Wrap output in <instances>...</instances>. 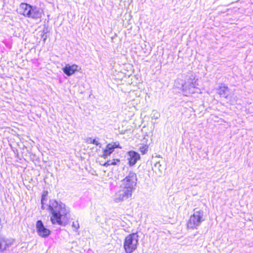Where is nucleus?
Wrapping results in <instances>:
<instances>
[{
    "label": "nucleus",
    "instance_id": "obj_1",
    "mask_svg": "<svg viewBox=\"0 0 253 253\" xmlns=\"http://www.w3.org/2000/svg\"><path fill=\"white\" fill-rule=\"evenodd\" d=\"M47 210L51 214L50 220L52 224L65 226L67 220V214L69 212L65 204L55 199L49 200Z\"/></svg>",
    "mask_w": 253,
    "mask_h": 253
},
{
    "label": "nucleus",
    "instance_id": "obj_2",
    "mask_svg": "<svg viewBox=\"0 0 253 253\" xmlns=\"http://www.w3.org/2000/svg\"><path fill=\"white\" fill-rule=\"evenodd\" d=\"M19 8L22 10V12L20 13L21 15L34 20L40 19L44 14L42 8L27 3H21L19 5Z\"/></svg>",
    "mask_w": 253,
    "mask_h": 253
},
{
    "label": "nucleus",
    "instance_id": "obj_3",
    "mask_svg": "<svg viewBox=\"0 0 253 253\" xmlns=\"http://www.w3.org/2000/svg\"><path fill=\"white\" fill-rule=\"evenodd\" d=\"M138 237L137 233H134L129 234L125 238L124 248L126 253H132L137 249Z\"/></svg>",
    "mask_w": 253,
    "mask_h": 253
},
{
    "label": "nucleus",
    "instance_id": "obj_4",
    "mask_svg": "<svg viewBox=\"0 0 253 253\" xmlns=\"http://www.w3.org/2000/svg\"><path fill=\"white\" fill-rule=\"evenodd\" d=\"M204 211L202 210H194V213L190 217L187 222V226L188 228L197 229L202 222L205 220L204 217Z\"/></svg>",
    "mask_w": 253,
    "mask_h": 253
},
{
    "label": "nucleus",
    "instance_id": "obj_5",
    "mask_svg": "<svg viewBox=\"0 0 253 253\" xmlns=\"http://www.w3.org/2000/svg\"><path fill=\"white\" fill-rule=\"evenodd\" d=\"M137 181L136 174L133 171H129L128 174L122 181L120 188H126L133 191L136 188Z\"/></svg>",
    "mask_w": 253,
    "mask_h": 253
},
{
    "label": "nucleus",
    "instance_id": "obj_6",
    "mask_svg": "<svg viewBox=\"0 0 253 253\" xmlns=\"http://www.w3.org/2000/svg\"><path fill=\"white\" fill-rule=\"evenodd\" d=\"M133 191L126 188H121L118 193L116 194L115 201L116 203L120 202L130 198L132 196Z\"/></svg>",
    "mask_w": 253,
    "mask_h": 253
},
{
    "label": "nucleus",
    "instance_id": "obj_7",
    "mask_svg": "<svg viewBox=\"0 0 253 253\" xmlns=\"http://www.w3.org/2000/svg\"><path fill=\"white\" fill-rule=\"evenodd\" d=\"M181 88L186 96H188L189 94L197 92V90L198 89V88L195 86L194 83L192 82L191 80H188L187 82L182 84Z\"/></svg>",
    "mask_w": 253,
    "mask_h": 253
},
{
    "label": "nucleus",
    "instance_id": "obj_8",
    "mask_svg": "<svg viewBox=\"0 0 253 253\" xmlns=\"http://www.w3.org/2000/svg\"><path fill=\"white\" fill-rule=\"evenodd\" d=\"M36 228L38 235L42 238L48 237L51 233L49 229L45 227L41 220H38L36 222Z\"/></svg>",
    "mask_w": 253,
    "mask_h": 253
},
{
    "label": "nucleus",
    "instance_id": "obj_9",
    "mask_svg": "<svg viewBox=\"0 0 253 253\" xmlns=\"http://www.w3.org/2000/svg\"><path fill=\"white\" fill-rule=\"evenodd\" d=\"M14 240L12 238H6L0 236V253L6 250L14 243Z\"/></svg>",
    "mask_w": 253,
    "mask_h": 253
},
{
    "label": "nucleus",
    "instance_id": "obj_10",
    "mask_svg": "<svg viewBox=\"0 0 253 253\" xmlns=\"http://www.w3.org/2000/svg\"><path fill=\"white\" fill-rule=\"evenodd\" d=\"M79 66L74 64L70 65L69 64H66L64 67L62 68V70L63 73L68 77L71 76L74 74L76 72L79 71Z\"/></svg>",
    "mask_w": 253,
    "mask_h": 253
},
{
    "label": "nucleus",
    "instance_id": "obj_11",
    "mask_svg": "<svg viewBox=\"0 0 253 253\" xmlns=\"http://www.w3.org/2000/svg\"><path fill=\"white\" fill-rule=\"evenodd\" d=\"M128 164L129 166H133L138 160L140 159V156L138 153L134 151H129L127 152Z\"/></svg>",
    "mask_w": 253,
    "mask_h": 253
},
{
    "label": "nucleus",
    "instance_id": "obj_12",
    "mask_svg": "<svg viewBox=\"0 0 253 253\" xmlns=\"http://www.w3.org/2000/svg\"><path fill=\"white\" fill-rule=\"evenodd\" d=\"M114 149L111 144H108L106 148L103 149V154L101 155L102 158L104 159H106L107 157L111 155V154L114 152Z\"/></svg>",
    "mask_w": 253,
    "mask_h": 253
},
{
    "label": "nucleus",
    "instance_id": "obj_13",
    "mask_svg": "<svg viewBox=\"0 0 253 253\" xmlns=\"http://www.w3.org/2000/svg\"><path fill=\"white\" fill-rule=\"evenodd\" d=\"M218 93L221 97L227 99L229 95V88L225 85L221 86L218 89Z\"/></svg>",
    "mask_w": 253,
    "mask_h": 253
},
{
    "label": "nucleus",
    "instance_id": "obj_14",
    "mask_svg": "<svg viewBox=\"0 0 253 253\" xmlns=\"http://www.w3.org/2000/svg\"><path fill=\"white\" fill-rule=\"evenodd\" d=\"M86 142L88 143H91L94 144L96 146H99V147H101V144L100 143H99L97 140H96V139H92L91 137H88L86 139Z\"/></svg>",
    "mask_w": 253,
    "mask_h": 253
},
{
    "label": "nucleus",
    "instance_id": "obj_15",
    "mask_svg": "<svg viewBox=\"0 0 253 253\" xmlns=\"http://www.w3.org/2000/svg\"><path fill=\"white\" fill-rule=\"evenodd\" d=\"M139 151L144 155L148 151V146L147 145H143L140 146L139 148Z\"/></svg>",
    "mask_w": 253,
    "mask_h": 253
},
{
    "label": "nucleus",
    "instance_id": "obj_16",
    "mask_svg": "<svg viewBox=\"0 0 253 253\" xmlns=\"http://www.w3.org/2000/svg\"><path fill=\"white\" fill-rule=\"evenodd\" d=\"M72 227L74 228V231L77 232L80 227L79 223L78 221H74L72 224Z\"/></svg>",
    "mask_w": 253,
    "mask_h": 253
},
{
    "label": "nucleus",
    "instance_id": "obj_17",
    "mask_svg": "<svg viewBox=\"0 0 253 253\" xmlns=\"http://www.w3.org/2000/svg\"><path fill=\"white\" fill-rule=\"evenodd\" d=\"M110 144H111L113 149L115 150L116 148H119L122 149V147L120 146V143L119 142H112Z\"/></svg>",
    "mask_w": 253,
    "mask_h": 253
},
{
    "label": "nucleus",
    "instance_id": "obj_18",
    "mask_svg": "<svg viewBox=\"0 0 253 253\" xmlns=\"http://www.w3.org/2000/svg\"><path fill=\"white\" fill-rule=\"evenodd\" d=\"M120 160L119 159H113V160H111V163H112V165H113V166H115V165H117L118 163H119L120 162Z\"/></svg>",
    "mask_w": 253,
    "mask_h": 253
},
{
    "label": "nucleus",
    "instance_id": "obj_19",
    "mask_svg": "<svg viewBox=\"0 0 253 253\" xmlns=\"http://www.w3.org/2000/svg\"><path fill=\"white\" fill-rule=\"evenodd\" d=\"M104 167H108L112 165V163H111V160H108L107 162H105L103 165Z\"/></svg>",
    "mask_w": 253,
    "mask_h": 253
},
{
    "label": "nucleus",
    "instance_id": "obj_20",
    "mask_svg": "<svg viewBox=\"0 0 253 253\" xmlns=\"http://www.w3.org/2000/svg\"><path fill=\"white\" fill-rule=\"evenodd\" d=\"M47 196H42L41 203H45L47 200Z\"/></svg>",
    "mask_w": 253,
    "mask_h": 253
},
{
    "label": "nucleus",
    "instance_id": "obj_21",
    "mask_svg": "<svg viewBox=\"0 0 253 253\" xmlns=\"http://www.w3.org/2000/svg\"><path fill=\"white\" fill-rule=\"evenodd\" d=\"M42 204V209L43 210L46 209L47 210V205L48 204H46L45 203H41Z\"/></svg>",
    "mask_w": 253,
    "mask_h": 253
},
{
    "label": "nucleus",
    "instance_id": "obj_22",
    "mask_svg": "<svg viewBox=\"0 0 253 253\" xmlns=\"http://www.w3.org/2000/svg\"><path fill=\"white\" fill-rule=\"evenodd\" d=\"M42 38L43 39V41L44 42H45L46 39H47V35H42Z\"/></svg>",
    "mask_w": 253,
    "mask_h": 253
},
{
    "label": "nucleus",
    "instance_id": "obj_23",
    "mask_svg": "<svg viewBox=\"0 0 253 253\" xmlns=\"http://www.w3.org/2000/svg\"><path fill=\"white\" fill-rule=\"evenodd\" d=\"M48 192L47 191H43L42 196H47Z\"/></svg>",
    "mask_w": 253,
    "mask_h": 253
},
{
    "label": "nucleus",
    "instance_id": "obj_24",
    "mask_svg": "<svg viewBox=\"0 0 253 253\" xmlns=\"http://www.w3.org/2000/svg\"><path fill=\"white\" fill-rule=\"evenodd\" d=\"M47 33V29L46 28V29H43V31H42V35H46Z\"/></svg>",
    "mask_w": 253,
    "mask_h": 253
}]
</instances>
